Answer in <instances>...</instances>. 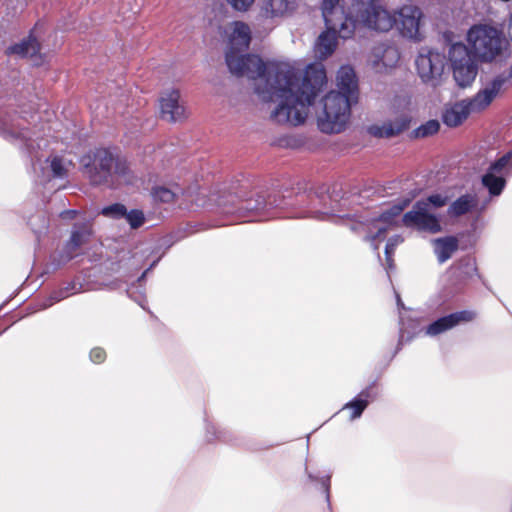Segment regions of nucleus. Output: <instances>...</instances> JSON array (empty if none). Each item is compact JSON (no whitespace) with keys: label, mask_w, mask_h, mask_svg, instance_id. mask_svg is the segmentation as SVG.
<instances>
[{"label":"nucleus","mask_w":512,"mask_h":512,"mask_svg":"<svg viewBox=\"0 0 512 512\" xmlns=\"http://www.w3.org/2000/svg\"><path fill=\"white\" fill-rule=\"evenodd\" d=\"M228 38L226 62L232 74L255 80V92L263 101L276 102L271 118L279 124L297 126L308 116L314 98L327 82L323 65H309L300 77V69L286 61L264 63L259 56L242 55L249 47L251 30L241 21L224 28Z\"/></svg>","instance_id":"nucleus-1"},{"label":"nucleus","mask_w":512,"mask_h":512,"mask_svg":"<svg viewBox=\"0 0 512 512\" xmlns=\"http://www.w3.org/2000/svg\"><path fill=\"white\" fill-rule=\"evenodd\" d=\"M446 60L444 53L435 50L418 52V77L424 83L436 85L444 72ZM448 60L456 85L462 89L471 87L477 77L480 60L470 53V48L463 42L453 43L448 50Z\"/></svg>","instance_id":"nucleus-2"},{"label":"nucleus","mask_w":512,"mask_h":512,"mask_svg":"<svg viewBox=\"0 0 512 512\" xmlns=\"http://www.w3.org/2000/svg\"><path fill=\"white\" fill-rule=\"evenodd\" d=\"M416 6L410 0L402 5L394 15L376 0H351L345 11V18L355 25L386 32L394 25L403 37H416Z\"/></svg>","instance_id":"nucleus-3"},{"label":"nucleus","mask_w":512,"mask_h":512,"mask_svg":"<svg viewBox=\"0 0 512 512\" xmlns=\"http://www.w3.org/2000/svg\"><path fill=\"white\" fill-rule=\"evenodd\" d=\"M321 12L325 30L315 43V54L319 59H326L337 47V39H349L355 33V25L345 18V10L340 0H322Z\"/></svg>","instance_id":"nucleus-4"},{"label":"nucleus","mask_w":512,"mask_h":512,"mask_svg":"<svg viewBox=\"0 0 512 512\" xmlns=\"http://www.w3.org/2000/svg\"><path fill=\"white\" fill-rule=\"evenodd\" d=\"M86 173L95 185L118 187L133 180L125 159L115 156L107 149L95 151L91 164H86Z\"/></svg>","instance_id":"nucleus-5"},{"label":"nucleus","mask_w":512,"mask_h":512,"mask_svg":"<svg viewBox=\"0 0 512 512\" xmlns=\"http://www.w3.org/2000/svg\"><path fill=\"white\" fill-rule=\"evenodd\" d=\"M357 100L336 91L326 94L317 111V125L319 129L328 134L341 133L349 125L351 106Z\"/></svg>","instance_id":"nucleus-6"},{"label":"nucleus","mask_w":512,"mask_h":512,"mask_svg":"<svg viewBox=\"0 0 512 512\" xmlns=\"http://www.w3.org/2000/svg\"><path fill=\"white\" fill-rule=\"evenodd\" d=\"M470 53L481 63H491L502 52V35L492 26H473L467 32Z\"/></svg>","instance_id":"nucleus-7"},{"label":"nucleus","mask_w":512,"mask_h":512,"mask_svg":"<svg viewBox=\"0 0 512 512\" xmlns=\"http://www.w3.org/2000/svg\"><path fill=\"white\" fill-rule=\"evenodd\" d=\"M493 100L488 90L484 87L470 98L446 104L441 114V120L447 127H458L471 113L485 110Z\"/></svg>","instance_id":"nucleus-8"},{"label":"nucleus","mask_w":512,"mask_h":512,"mask_svg":"<svg viewBox=\"0 0 512 512\" xmlns=\"http://www.w3.org/2000/svg\"><path fill=\"white\" fill-rule=\"evenodd\" d=\"M393 109L395 119L369 126L368 133L370 135L378 138H389L400 134L409 127L412 120L411 100L398 97L394 100Z\"/></svg>","instance_id":"nucleus-9"},{"label":"nucleus","mask_w":512,"mask_h":512,"mask_svg":"<svg viewBox=\"0 0 512 512\" xmlns=\"http://www.w3.org/2000/svg\"><path fill=\"white\" fill-rule=\"evenodd\" d=\"M512 173V150L492 161L481 176V184L491 197H498L507 185V177Z\"/></svg>","instance_id":"nucleus-10"},{"label":"nucleus","mask_w":512,"mask_h":512,"mask_svg":"<svg viewBox=\"0 0 512 512\" xmlns=\"http://www.w3.org/2000/svg\"><path fill=\"white\" fill-rule=\"evenodd\" d=\"M410 199H402L397 204L383 211L378 219L373 220L368 226V239L374 241L376 239L383 240L385 234L391 225L397 223L401 212L409 205Z\"/></svg>","instance_id":"nucleus-11"},{"label":"nucleus","mask_w":512,"mask_h":512,"mask_svg":"<svg viewBox=\"0 0 512 512\" xmlns=\"http://www.w3.org/2000/svg\"><path fill=\"white\" fill-rule=\"evenodd\" d=\"M475 313L470 310H461L441 316L433 320L426 328V335L437 336L445 333L461 323L470 322L474 319Z\"/></svg>","instance_id":"nucleus-12"},{"label":"nucleus","mask_w":512,"mask_h":512,"mask_svg":"<svg viewBox=\"0 0 512 512\" xmlns=\"http://www.w3.org/2000/svg\"><path fill=\"white\" fill-rule=\"evenodd\" d=\"M160 109L163 119L176 122L186 117V110L180 102L178 90L169 89L165 91L160 98Z\"/></svg>","instance_id":"nucleus-13"},{"label":"nucleus","mask_w":512,"mask_h":512,"mask_svg":"<svg viewBox=\"0 0 512 512\" xmlns=\"http://www.w3.org/2000/svg\"><path fill=\"white\" fill-rule=\"evenodd\" d=\"M297 7V0H263L259 15L264 19H281L292 15Z\"/></svg>","instance_id":"nucleus-14"},{"label":"nucleus","mask_w":512,"mask_h":512,"mask_svg":"<svg viewBox=\"0 0 512 512\" xmlns=\"http://www.w3.org/2000/svg\"><path fill=\"white\" fill-rule=\"evenodd\" d=\"M336 86V92L358 100V82L352 67H340L336 75Z\"/></svg>","instance_id":"nucleus-15"},{"label":"nucleus","mask_w":512,"mask_h":512,"mask_svg":"<svg viewBox=\"0 0 512 512\" xmlns=\"http://www.w3.org/2000/svg\"><path fill=\"white\" fill-rule=\"evenodd\" d=\"M433 250L440 264L451 258L459 248V241L455 236H444L432 239Z\"/></svg>","instance_id":"nucleus-16"},{"label":"nucleus","mask_w":512,"mask_h":512,"mask_svg":"<svg viewBox=\"0 0 512 512\" xmlns=\"http://www.w3.org/2000/svg\"><path fill=\"white\" fill-rule=\"evenodd\" d=\"M424 205L422 201H418V231H427L433 234L442 231L440 218L427 211Z\"/></svg>","instance_id":"nucleus-17"},{"label":"nucleus","mask_w":512,"mask_h":512,"mask_svg":"<svg viewBox=\"0 0 512 512\" xmlns=\"http://www.w3.org/2000/svg\"><path fill=\"white\" fill-rule=\"evenodd\" d=\"M478 204L476 196L466 193L459 196L448 207V215L450 217H460L473 211Z\"/></svg>","instance_id":"nucleus-18"},{"label":"nucleus","mask_w":512,"mask_h":512,"mask_svg":"<svg viewBox=\"0 0 512 512\" xmlns=\"http://www.w3.org/2000/svg\"><path fill=\"white\" fill-rule=\"evenodd\" d=\"M455 269L463 280H473L477 278L483 281L477 268L476 259L470 255L460 258L455 264Z\"/></svg>","instance_id":"nucleus-19"},{"label":"nucleus","mask_w":512,"mask_h":512,"mask_svg":"<svg viewBox=\"0 0 512 512\" xmlns=\"http://www.w3.org/2000/svg\"><path fill=\"white\" fill-rule=\"evenodd\" d=\"M374 56L376 59L372 62L376 68H379L380 64L385 68L392 67L399 59L398 52L393 47H377L374 50Z\"/></svg>","instance_id":"nucleus-20"},{"label":"nucleus","mask_w":512,"mask_h":512,"mask_svg":"<svg viewBox=\"0 0 512 512\" xmlns=\"http://www.w3.org/2000/svg\"><path fill=\"white\" fill-rule=\"evenodd\" d=\"M512 83V63L509 67L508 73L502 72L497 74L485 87L488 90L489 94L493 99L499 94L502 89H507V87Z\"/></svg>","instance_id":"nucleus-21"},{"label":"nucleus","mask_w":512,"mask_h":512,"mask_svg":"<svg viewBox=\"0 0 512 512\" xmlns=\"http://www.w3.org/2000/svg\"><path fill=\"white\" fill-rule=\"evenodd\" d=\"M39 49L40 47L37 40L33 37H29L27 40L9 47L7 53L17 54L23 57H32L38 53Z\"/></svg>","instance_id":"nucleus-22"},{"label":"nucleus","mask_w":512,"mask_h":512,"mask_svg":"<svg viewBox=\"0 0 512 512\" xmlns=\"http://www.w3.org/2000/svg\"><path fill=\"white\" fill-rule=\"evenodd\" d=\"M91 232L87 228L73 232L70 241L67 244L68 257L77 255V249L88 242Z\"/></svg>","instance_id":"nucleus-23"},{"label":"nucleus","mask_w":512,"mask_h":512,"mask_svg":"<svg viewBox=\"0 0 512 512\" xmlns=\"http://www.w3.org/2000/svg\"><path fill=\"white\" fill-rule=\"evenodd\" d=\"M440 129V122L437 119H430L418 126V138L429 137L436 134Z\"/></svg>","instance_id":"nucleus-24"},{"label":"nucleus","mask_w":512,"mask_h":512,"mask_svg":"<svg viewBox=\"0 0 512 512\" xmlns=\"http://www.w3.org/2000/svg\"><path fill=\"white\" fill-rule=\"evenodd\" d=\"M176 192L164 187V186H157L153 188L152 190V196L155 200L160 202H172L175 198Z\"/></svg>","instance_id":"nucleus-25"},{"label":"nucleus","mask_w":512,"mask_h":512,"mask_svg":"<svg viewBox=\"0 0 512 512\" xmlns=\"http://www.w3.org/2000/svg\"><path fill=\"white\" fill-rule=\"evenodd\" d=\"M425 205L424 207L428 210L429 208H441L445 206L449 197L439 193L429 195L425 200H421Z\"/></svg>","instance_id":"nucleus-26"},{"label":"nucleus","mask_w":512,"mask_h":512,"mask_svg":"<svg viewBox=\"0 0 512 512\" xmlns=\"http://www.w3.org/2000/svg\"><path fill=\"white\" fill-rule=\"evenodd\" d=\"M102 214L112 218H120L126 215V208L122 204H113L103 208Z\"/></svg>","instance_id":"nucleus-27"},{"label":"nucleus","mask_w":512,"mask_h":512,"mask_svg":"<svg viewBox=\"0 0 512 512\" xmlns=\"http://www.w3.org/2000/svg\"><path fill=\"white\" fill-rule=\"evenodd\" d=\"M367 403L368 402L366 399H356V400L348 403L345 406V408L352 410L351 418L354 419V418L359 417L362 414L363 410L367 406Z\"/></svg>","instance_id":"nucleus-28"},{"label":"nucleus","mask_w":512,"mask_h":512,"mask_svg":"<svg viewBox=\"0 0 512 512\" xmlns=\"http://www.w3.org/2000/svg\"><path fill=\"white\" fill-rule=\"evenodd\" d=\"M124 217L132 228H138L144 223V214L140 210H132L129 213L126 212Z\"/></svg>","instance_id":"nucleus-29"},{"label":"nucleus","mask_w":512,"mask_h":512,"mask_svg":"<svg viewBox=\"0 0 512 512\" xmlns=\"http://www.w3.org/2000/svg\"><path fill=\"white\" fill-rule=\"evenodd\" d=\"M227 4L238 12H246L248 11L252 5L254 4L255 0H225Z\"/></svg>","instance_id":"nucleus-30"},{"label":"nucleus","mask_w":512,"mask_h":512,"mask_svg":"<svg viewBox=\"0 0 512 512\" xmlns=\"http://www.w3.org/2000/svg\"><path fill=\"white\" fill-rule=\"evenodd\" d=\"M50 167L53 173V176L55 177H63L66 173L65 165L61 158L59 157H53L50 160Z\"/></svg>","instance_id":"nucleus-31"},{"label":"nucleus","mask_w":512,"mask_h":512,"mask_svg":"<svg viewBox=\"0 0 512 512\" xmlns=\"http://www.w3.org/2000/svg\"><path fill=\"white\" fill-rule=\"evenodd\" d=\"M105 351L101 348H94L91 352H90V358L93 362L95 363H101L104 361L105 359Z\"/></svg>","instance_id":"nucleus-32"},{"label":"nucleus","mask_w":512,"mask_h":512,"mask_svg":"<svg viewBox=\"0 0 512 512\" xmlns=\"http://www.w3.org/2000/svg\"><path fill=\"white\" fill-rule=\"evenodd\" d=\"M70 287L67 286L65 288H61L59 291H55L52 293L51 298L57 302L60 301L70 295Z\"/></svg>","instance_id":"nucleus-33"},{"label":"nucleus","mask_w":512,"mask_h":512,"mask_svg":"<svg viewBox=\"0 0 512 512\" xmlns=\"http://www.w3.org/2000/svg\"><path fill=\"white\" fill-rule=\"evenodd\" d=\"M401 220L407 226H412L416 224V211L414 210V208L408 213H406Z\"/></svg>","instance_id":"nucleus-34"},{"label":"nucleus","mask_w":512,"mask_h":512,"mask_svg":"<svg viewBox=\"0 0 512 512\" xmlns=\"http://www.w3.org/2000/svg\"><path fill=\"white\" fill-rule=\"evenodd\" d=\"M392 251H393V244L388 243L386 245L385 253H386V258H387V263H388L389 268L392 267L391 258H390V254L392 253Z\"/></svg>","instance_id":"nucleus-35"},{"label":"nucleus","mask_w":512,"mask_h":512,"mask_svg":"<svg viewBox=\"0 0 512 512\" xmlns=\"http://www.w3.org/2000/svg\"><path fill=\"white\" fill-rule=\"evenodd\" d=\"M423 17H424L423 12L418 8V29L420 28V23H421V20ZM420 41H421L420 32L418 31V42H420Z\"/></svg>","instance_id":"nucleus-36"},{"label":"nucleus","mask_w":512,"mask_h":512,"mask_svg":"<svg viewBox=\"0 0 512 512\" xmlns=\"http://www.w3.org/2000/svg\"><path fill=\"white\" fill-rule=\"evenodd\" d=\"M396 297H397V304H398V306L401 307V308H404V305H403L399 295H397Z\"/></svg>","instance_id":"nucleus-37"},{"label":"nucleus","mask_w":512,"mask_h":512,"mask_svg":"<svg viewBox=\"0 0 512 512\" xmlns=\"http://www.w3.org/2000/svg\"><path fill=\"white\" fill-rule=\"evenodd\" d=\"M22 138H25L26 139V135L24 133H21L20 135Z\"/></svg>","instance_id":"nucleus-38"},{"label":"nucleus","mask_w":512,"mask_h":512,"mask_svg":"<svg viewBox=\"0 0 512 512\" xmlns=\"http://www.w3.org/2000/svg\"><path fill=\"white\" fill-rule=\"evenodd\" d=\"M53 302H50L48 304H46L44 307H48V306H51Z\"/></svg>","instance_id":"nucleus-39"}]
</instances>
